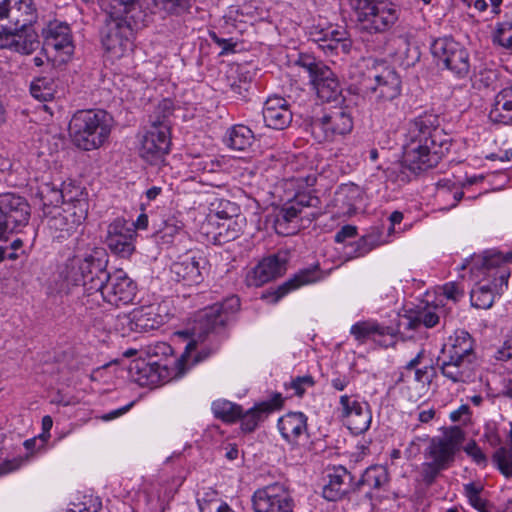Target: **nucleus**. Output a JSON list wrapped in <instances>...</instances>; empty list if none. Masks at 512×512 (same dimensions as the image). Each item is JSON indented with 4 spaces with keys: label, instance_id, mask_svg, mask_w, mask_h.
Listing matches in <instances>:
<instances>
[{
    "label": "nucleus",
    "instance_id": "obj_1",
    "mask_svg": "<svg viewBox=\"0 0 512 512\" xmlns=\"http://www.w3.org/2000/svg\"><path fill=\"white\" fill-rule=\"evenodd\" d=\"M106 254L95 248L84 257L69 258L61 271L68 284L82 285V304L92 309L103 300L114 306L129 304L136 295V284L123 270L106 271Z\"/></svg>",
    "mask_w": 512,
    "mask_h": 512
},
{
    "label": "nucleus",
    "instance_id": "obj_2",
    "mask_svg": "<svg viewBox=\"0 0 512 512\" xmlns=\"http://www.w3.org/2000/svg\"><path fill=\"white\" fill-rule=\"evenodd\" d=\"M450 142L439 128L436 115L425 114L409 125L403 146V161L407 168L419 173L435 167L449 151Z\"/></svg>",
    "mask_w": 512,
    "mask_h": 512
},
{
    "label": "nucleus",
    "instance_id": "obj_3",
    "mask_svg": "<svg viewBox=\"0 0 512 512\" xmlns=\"http://www.w3.org/2000/svg\"><path fill=\"white\" fill-rule=\"evenodd\" d=\"M512 261V251L503 254L496 250L486 251L481 259L479 268H472V273L483 275L471 290V303L481 309L493 305L495 293H502L508 286L509 269L505 266Z\"/></svg>",
    "mask_w": 512,
    "mask_h": 512
},
{
    "label": "nucleus",
    "instance_id": "obj_4",
    "mask_svg": "<svg viewBox=\"0 0 512 512\" xmlns=\"http://www.w3.org/2000/svg\"><path fill=\"white\" fill-rule=\"evenodd\" d=\"M112 128V116L101 109L77 111L70 121L73 142L84 151L103 146L108 141Z\"/></svg>",
    "mask_w": 512,
    "mask_h": 512
},
{
    "label": "nucleus",
    "instance_id": "obj_5",
    "mask_svg": "<svg viewBox=\"0 0 512 512\" xmlns=\"http://www.w3.org/2000/svg\"><path fill=\"white\" fill-rule=\"evenodd\" d=\"M156 114L151 116L150 126L139 138V156L151 165L164 161L170 150V124L172 102L164 99L159 103Z\"/></svg>",
    "mask_w": 512,
    "mask_h": 512
},
{
    "label": "nucleus",
    "instance_id": "obj_6",
    "mask_svg": "<svg viewBox=\"0 0 512 512\" xmlns=\"http://www.w3.org/2000/svg\"><path fill=\"white\" fill-rule=\"evenodd\" d=\"M88 195L77 191L75 197H70L63 207H54L44 211L46 227L49 235L59 241L72 236L88 215Z\"/></svg>",
    "mask_w": 512,
    "mask_h": 512
},
{
    "label": "nucleus",
    "instance_id": "obj_7",
    "mask_svg": "<svg viewBox=\"0 0 512 512\" xmlns=\"http://www.w3.org/2000/svg\"><path fill=\"white\" fill-rule=\"evenodd\" d=\"M30 219L27 200L15 193L0 194V243H6L9 236L25 227ZM8 246L0 245V261L6 257L16 259L15 252L7 255Z\"/></svg>",
    "mask_w": 512,
    "mask_h": 512
},
{
    "label": "nucleus",
    "instance_id": "obj_8",
    "mask_svg": "<svg viewBox=\"0 0 512 512\" xmlns=\"http://www.w3.org/2000/svg\"><path fill=\"white\" fill-rule=\"evenodd\" d=\"M353 5L357 21L370 33L389 30L400 16L399 6L390 0H354Z\"/></svg>",
    "mask_w": 512,
    "mask_h": 512
},
{
    "label": "nucleus",
    "instance_id": "obj_9",
    "mask_svg": "<svg viewBox=\"0 0 512 512\" xmlns=\"http://www.w3.org/2000/svg\"><path fill=\"white\" fill-rule=\"evenodd\" d=\"M240 308V300L237 296L227 297L223 302L215 303L201 310L191 329L193 340L186 346L185 353L196 348L197 340L204 339L210 332L222 328L230 316Z\"/></svg>",
    "mask_w": 512,
    "mask_h": 512
},
{
    "label": "nucleus",
    "instance_id": "obj_10",
    "mask_svg": "<svg viewBox=\"0 0 512 512\" xmlns=\"http://www.w3.org/2000/svg\"><path fill=\"white\" fill-rule=\"evenodd\" d=\"M129 13L109 12L101 31V43L106 54L113 60L120 59L132 51L133 31L126 19Z\"/></svg>",
    "mask_w": 512,
    "mask_h": 512
},
{
    "label": "nucleus",
    "instance_id": "obj_11",
    "mask_svg": "<svg viewBox=\"0 0 512 512\" xmlns=\"http://www.w3.org/2000/svg\"><path fill=\"white\" fill-rule=\"evenodd\" d=\"M319 199L310 194H298L294 199L288 201L279 210L275 219V230L281 235L295 234L301 227L304 219L310 221L315 218L317 213L307 211L316 208Z\"/></svg>",
    "mask_w": 512,
    "mask_h": 512
},
{
    "label": "nucleus",
    "instance_id": "obj_12",
    "mask_svg": "<svg viewBox=\"0 0 512 512\" xmlns=\"http://www.w3.org/2000/svg\"><path fill=\"white\" fill-rule=\"evenodd\" d=\"M353 129V117L348 107L327 108L312 122V132L319 141L333 142L349 134Z\"/></svg>",
    "mask_w": 512,
    "mask_h": 512
},
{
    "label": "nucleus",
    "instance_id": "obj_13",
    "mask_svg": "<svg viewBox=\"0 0 512 512\" xmlns=\"http://www.w3.org/2000/svg\"><path fill=\"white\" fill-rule=\"evenodd\" d=\"M464 440L465 432L459 426L448 427L444 430L442 436L433 437L430 440L425 450V459L449 468Z\"/></svg>",
    "mask_w": 512,
    "mask_h": 512
},
{
    "label": "nucleus",
    "instance_id": "obj_14",
    "mask_svg": "<svg viewBox=\"0 0 512 512\" xmlns=\"http://www.w3.org/2000/svg\"><path fill=\"white\" fill-rule=\"evenodd\" d=\"M37 18L33 0H0V30H24L35 23Z\"/></svg>",
    "mask_w": 512,
    "mask_h": 512
},
{
    "label": "nucleus",
    "instance_id": "obj_15",
    "mask_svg": "<svg viewBox=\"0 0 512 512\" xmlns=\"http://www.w3.org/2000/svg\"><path fill=\"white\" fill-rule=\"evenodd\" d=\"M431 52L439 62L458 77L469 73V55L466 49L452 38L436 39L431 45Z\"/></svg>",
    "mask_w": 512,
    "mask_h": 512
},
{
    "label": "nucleus",
    "instance_id": "obj_16",
    "mask_svg": "<svg viewBox=\"0 0 512 512\" xmlns=\"http://www.w3.org/2000/svg\"><path fill=\"white\" fill-rule=\"evenodd\" d=\"M172 280L183 286L200 285L207 273V259L202 255L187 253L178 257L170 266Z\"/></svg>",
    "mask_w": 512,
    "mask_h": 512
},
{
    "label": "nucleus",
    "instance_id": "obj_17",
    "mask_svg": "<svg viewBox=\"0 0 512 512\" xmlns=\"http://www.w3.org/2000/svg\"><path fill=\"white\" fill-rule=\"evenodd\" d=\"M252 503L255 512H293L295 506L290 492L280 484L256 490Z\"/></svg>",
    "mask_w": 512,
    "mask_h": 512
},
{
    "label": "nucleus",
    "instance_id": "obj_18",
    "mask_svg": "<svg viewBox=\"0 0 512 512\" xmlns=\"http://www.w3.org/2000/svg\"><path fill=\"white\" fill-rule=\"evenodd\" d=\"M339 404L341 420L351 433L359 435L369 429L372 415L368 403L360 402L349 395H342Z\"/></svg>",
    "mask_w": 512,
    "mask_h": 512
},
{
    "label": "nucleus",
    "instance_id": "obj_19",
    "mask_svg": "<svg viewBox=\"0 0 512 512\" xmlns=\"http://www.w3.org/2000/svg\"><path fill=\"white\" fill-rule=\"evenodd\" d=\"M136 231L124 219H116L109 224L105 242L112 253L128 258L135 250Z\"/></svg>",
    "mask_w": 512,
    "mask_h": 512
},
{
    "label": "nucleus",
    "instance_id": "obj_20",
    "mask_svg": "<svg viewBox=\"0 0 512 512\" xmlns=\"http://www.w3.org/2000/svg\"><path fill=\"white\" fill-rule=\"evenodd\" d=\"M437 362L441 374L453 383H466L474 376L473 359L440 353Z\"/></svg>",
    "mask_w": 512,
    "mask_h": 512
},
{
    "label": "nucleus",
    "instance_id": "obj_21",
    "mask_svg": "<svg viewBox=\"0 0 512 512\" xmlns=\"http://www.w3.org/2000/svg\"><path fill=\"white\" fill-rule=\"evenodd\" d=\"M40 46L37 34L25 28L24 30H0V49H9L23 55L32 54Z\"/></svg>",
    "mask_w": 512,
    "mask_h": 512
},
{
    "label": "nucleus",
    "instance_id": "obj_22",
    "mask_svg": "<svg viewBox=\"0 0 512 512\" xmlns=\"http://www.w3.org/2000/svg\"><path fill=\"white\" fill-rule=\"evenodd\" d=\"M286 271V260L278 255H271L260 261L246 275L248 286L260 287L281 276Z\"/></svg>",
    "mask_w": 512,
    "mask_h": 512
},
{
    "label": "nucleus",
    "instance_id": "obj_23",
    "mask_svg": "<svg viewBox=\"0 0 512 512\" xmlns=\"http://www.w3.org/2000/svg\"><path fill=\"white\" fill-rule=\"evenodd\" d=\"M263 119L267 127L283 130L292 122V111L286 99L280 96L269 97L263 106Z\"/></svg>",
    "mask_w": 512,
    "mask_h": 512
},
{
    "label": "nucleus",
    "instance_id": "obj_24",
    "mask_svg": "<svg viewBox=\"0 0 512 512\" xmlns=\"http://www.w3.org/2000/svg\"><path fill=\"white\" fill-rule=\"evenodd\" d=\"M44 46L46 49H53L66 56L73 53V42L70 27L63 22H50L43 29Z\"/></svg>",
    "mask_w": 512,
    "mask_h": 512
},
{
    "label": "nucleus",
    "instance_id": "obj_25",
    "mask_svg": "<svg viewBox=\"0 0 512 512\" xmlns=\"http://www.w3.org/2000/svg\"><path fill=\"white\" fill-rule=\"evenodd\" d=\"M130 373L140 386H156L167 378L164 366L157 362H147L144 359L134 360L130 365Z\"/></svg>",
    "mask_w": 512,
    "mask_h": 512
},
{
    "label": "nucleus",
    "instance_id": "obj_26",
    "mask_svg": "<svg viewBox=\"0 0 512 512\" xmlns=\"http://www.w3.org/2000/svg\"><path fill=\"white\" fill-rule=\"evenodd\" d=\"M281 394H275L269 401H263L248 409L245 413L241 411V428L245 432H252L272 411L282 406Z\"/></svg>",
    "mask_w": 512,
    "mask_h": 512
},
{
    "label": "nucleus",
    "instance_id": "obj_27",
    "mask_svg": "<svg viewBox=\"0 0 512 512\" xmlns=\"http://www.w3.org/2000/svg\"><path fill=\"white\" fill-rule=\"evenodd\" d=\"M374 80L375 85L371 86V91L377 101H392L400 95L401 80L393 69H384Z\"/></svg>",
    "mask_w": 512,
    "mask_h": 512
},
{
    "label": "nucleus",
    "instance_id": "obj_28",
    "mask_svg": "<svg viewBox=\"0 0 512 512\" xmlns=\"http://www.w3.org/2000/svg\"><path fill=\"white\" fill-rule=\"evenodd\" d=\"M156 310L153 305L134 310L125 318L130 330L142 333L159 328L164 323V317Z\"/></svg>",
    "mask_w": 512,
    "mask_h": 512
},
{
    "label": "nucleus",
    "instance_id": "obj_29",
    "mask_svg": "<svg viewBox=\"0 0 512 512\" xmlns=\"http://www.w3.org/2000/svg\"><path fill=\"white\" fill-rule=\"evenodd\" d=\"M351 474L346 468L340 466L329 474V482L323 488V497L329 501L342 499L350 490Z\"/></svg>",
    "mask_w": 512,
    "mask_h": 512
},
{
    "label": "nucleus",
    "instance_id": "obj_30",
    "mask_svg": "<svg viewBox=\"0 0 512 512\" xmlns=\"http://www.w3.org/2000/svg\"><path fill=\"white\" fill-rule=\"evenodd\" d=\"M311 83L317 96L323 101L330 102L341 95L339 81L329 67H322Z\"/></svg>",
    "mask_w": 512,
    "mask_h": 512
},
{
    "label": "nucleus",
    "instance_id": "obj_31",
    "mask_svg": "<svg viewBox=\"0 0 512 512\" xmlns=\"http://www.w3.org/2000/svg\"><path fill=\"white\" fill-rule=\"evenodd\" d=\"M307 418L301 412H290L278 420V429L289 443H297L307 430Z\"/></svg>",
    "mask_w": 512,
    "mask_h": 512
},
{
    "label": "nucleus",
    "instance_id": "obj_32",
    "mask_svg": "<svg viewBox=\"0 0 512 512\" xmlns=\"http://www.w3.org/2000/svg\"><path fill=\"white\" fill-rule=\"evenodd\" d=\"M442 354H449L475 360L473 339L464 330H457L449 336L441 349Z\"/></svg>",
    "mask_w": 512,
    "mask_h": 512
},
{
    "label": "nucleus",
    "instance_id": "obj_33",
    "mask_svg": "<svg viewBox=\"0 0 512 512\" xmlns=\"http://www.w3.org/2000/svg\"><path fill=\"white\" fill-rule=\"evenodd\" d=\"M489 118L494 123H512V85L502 89L496 96L489 112Z\"/></svg>",
    "mask_w": 512,
    "mask_h": 512
},
{
    "label": "nucleus",
    "instance_id": "obj_34",
    "mask_svg": "<svg viewBox=\"0 0 512 512\" xmlns=\"http://www.w3.org/2000/svg\"><path fill=\"white\" fill-rule=\"evenodd\" d=\"M350 334L359 343H364L368 339H375L376 336H390L393 338L395 331L393 328L382 326L376 321L366 320L353 324L350 328Z\"/></svg>",
    "mask_w": 512,
    "mask_h": 512
},
{
    "label": "nucleus",
    "instance_id": "obj_35",
    "mask_svg": "<svg viewBox=\"0 0 512 512\" xmlns=\"http://www.w3.org/2000/svg\"><path fill=\"white\" fill-rule=\"evenodd\" d=\"M318 279L317 272L315 269H304L296 273L292 278L287 280L281 286L278 287L268 297L271 298V303H277L282 297L289 292L300 288L303 285H307L315 282Z\"/></svg>",
    "mask_w": 512,
    "mask_h": 512
},
{
    "label": "nucleus",
    "instance_id": "obj_36",
    "mask_svg": "<svg viewBox=\"0 0 512 512\" xmlns=\"http://www.w3.org/2000/svg\"><path fill=\"white\" fill-rule=\"evenodd\" d=\"M443 313L444 310L441 307H425L424 309L419 310L414 317H406L405 321L400 323V326H404L411 330L417 329L420 325H423L426 328H432L438 324L440 316Z\"/></svg>",
    "mask_w": 512,
    "mask_h": 512
},
{
    "label": "nucleus",
    "instance_id": "obj_37",
    "mask_svg": "<svg viewBox=\"0 0 512 512\" xmlns=\"http://www.w3.org/2000/svg\"><path fill=\"white\" fill-rule=\"evenodd\" d=\"M316 41L320 42V47L324 50L346 51L349 44L347 43V32L343 28L329 27L319 33Z\"/></svg>",
    "mask_w": 512,
    "mask_h": 512
},
{
    "label": "nucleus",
    "instance_id": "obj_38",
    "mask_svg": "<svg viewBox=\"0 0 512 512\" xmlns=\"http://www.w3.org/2000/svg\"><path fill=\"white\" fill-rule=\"evenodd\" d=\"M220 221L217 223L216 237L219 242H229L236 239L243 227V220L238 217L228 216L226 212H218Z\"/></svg>",
    "mask_w": 512,
    "mask_h": 512
},
{
    "label": "nucleus",
    "instance_id": "obj_39",
    "mask_svg": "<svg viewBox=\"0 0 512 512\" xmlns=\"http://www.w3.org/2000/svg\"><path fill=\"white\" fill-rule=\"evenodd\" d=\"M254 141L252 130L245 125H235L228 133L227 144L231 149L245 151Z\"/></svg>",
    "mask_w": 512,
    "mask_h": 512
},
{
    "label": "nucleus",
    "instance_id": "obj_40",
    "mask_svg": "<svg viewBox=\"0 0 512 512\" xmlns=\"http://www.w3.org/2000/svg\"><path fill=\"white\" fill-rule=\"evenodd\" d=\"M389 475L386 467L373 465L368 467L359 480V485H367L370 488L380 489L388 484Z\"/></svg>",
    "mask_w": 512,
    "mask_h": 512
},
{
    "label": "nucleus",
    "instance_id": "obj_41",
    "mask_svg": "<svg viewBox=\"0 0 512 512\" xmlns=\"http://www.w3.org/2000/svg\"><path fill=\"white\" fill-rule=\"evenodd\" d=\"M212 411L216 418L225 422H234L241 416V406L227 400L213 402Z\"/></svg>",
    "mask_w": 512,
    "mask_h": 512
},
{
    "label": "nucleus",
    "instance_id": "obj_42",
    "mask_svg": "<svg viewBox=\"0 0 512 512\" xmlns=\"http://www.w3.org/2000/svg\"><path fill=\"white\" fill-rule=\"evenodd\" d=\"M38 196L44 206L49 208L58 207L60 203H66L65 194L51 183H44L39 187Z\"/></svg>",
    "mask_w": 512,
    "mask_h": 512
},
{
    "label": "nucleus",
    "instance_id": "obj_43",
    "mask_svg": "<svg viewBox=\"0 0 512 512\" xmlns=\"http://www.w3.org/2000/svg\"><path fill=\"white\" fill-rule=\"evenodd\" d=\"M388 243L387 240H376V236L370 234L368 236L362 237L357 240L355 243L350 245L351 251L346 254L348 257L357 258L362 257L369 253L376 246Z\"/></svg>",
    "mask_w": 512,
    "mask_h": 512
},
{
    "label": "nucleus",
    "instance_id": "obj_44",
    "mask_svg": "<svg viewBox=\"0 0 512 512\" xmlns=\"http://www.w3.org/2000/svg\"><path fill=\"white\" fill-rule=\"evenodd\" d=\"M31 95L40 101H48L53 98L55 85L51 78L41 77L35 79L30 86Z\"/></svg>",
    "mask_w": 512,
    "mask_h": 512
},
{
    "label": "nucleus",
    "instance_id": "obj_45",
    "mask_svg": "<svg viewBox=\"0 0 512 512\" xmlns=\"http://www.w3.org/2000/svg\"><path fill=\"white\" fill-rule=\"evenodd\" d=\"M492 461L503 476L512 479V453L508 448H498L492 456Z\"/></svg>",
    "mask_w": 512,
    "mask_h": 512
},
{
    "label": "nucleus",
    "instance_id": "obj_46",
    "mask_svg": "<svg viewBox=\"0 0 512 512\" xmlns=\"http://www.w3.org/2000/svg\"><path fill=\"white\" fill-rule=\"evenodd\" d=\"M154 4L164 12L172 15H183L190 11L191 0H153Z\"/></svg>",
    "mask_w": 512,
    "mask_h": 512
},
{
    "label": "nucleus",
    "instance_id": "obj_47",
    "mask_svg": "<svg viewBox=\"0 0 512 512\" xmlns=\"http://www.w3.org/2000/svg\"><path fill=\"white\" fill-rule=\"evenodd\" d=\"M464 494L468 498L469 503L477 510L484 512L486 509V501L482 499L481 493L484 487L479 482H470L464 484Z\"/></svg>",
    "mask_w": 512,
    "mask_h": 512
},
{
    "label": "nucleus",
    "instance_id": "obj_48",
    "mask_svg": "<svg viewBox=\"0 0 512 512\" xmlns=\"http://www.w3.org/2000/svg\"><path fill=\"white\" fill-rule=\"evenodd\" d=\"M494 40L507 49H512V21H504L497 25Z\"/></svg>",
    "mask_w": 512,
    "mask_h": 512
},
{
    "label": "nucleus",
    "instance_id": "obj_49",
    "mask_svg": "<svg viewBox=\"0 0 512 512\" xmlns=\"http://www.w3.org/2000/svg\"><path fill=\"white\" fill-rule=\"evenodd\" d=\"M297 64L308 72L311 82L315 79V76L319 74L322 67H327L321 62H317L311 55H301Z\"/></svg>",
    "mask_w": 512,
    "mask_h": 512
},
{
    "label": "nucleus",
    "instance_id": "obj_50",
    "mask_svg": "<svg viewBox=\"0 0 512 512\" xmlns=\"http://www.w3.org/2000/svg\"><path fill=\"white\" fill-rule=\"evenodd\" d=\"M445 469V467L440 466V464H437L432 460H426V462L422 464L421 472L424 483L427 485H431L435 481L439 473Z\"/></svg>",
    "mask_w": 512,
    "mask_h": 512
},
{
    "label": "nucleus",
    "instance_id": "obj_51",
    "mask_svg": "<svg viewBox=\"0 0 512 512\" xmlns=\"http://www.w3.org/2000/svg\"><path fill=\"white\" fill-rule=\"evenodd\" d=\"M198 505L200 512H234L228 504L219 499H198Z\"/></svg>",
    "mask_w": 512,
    "mask_h": 512
},
{
    "label": "nucleus",
    "instance_id": "obj_52",
    "mask_svg": "<svg viewBox=\"0 0 512 512\" xmlns=\"http://www.w3.org/2000/svg\"><path fill=\"white\" fill-rule=\"evenodd\" d=\"M465 453L479 466L487 465V457L475 441H470L464 447Z\"/></svg>",
    "mask_w": 512,
    "mask_h": 512
},
{
    "label": "nucleus",
    "instance_id": "obj_53",
    "mask_svg": "<svg viewBox=\"0 0 512 512\" xmlns=\"http://www.w3.org/2000/svg\"><path fill=\"white\" fill-rule=\"evenodd\" d=\"M314 384L315 381L313 377L310 375H305L292 379L290 387L295 391V395L301 397L306 392V390L313 387Z\"/></svg>",
    "mask_w": 512,
    "mask_h": 512
},
{
    "label": "nucleus",
    "instance_id": "obj_54",
    "mask_svg": "<svg viewBox=\"0 0 512 512\" xmlns=\"http://www.w3.org/2000/svg\"><path fill=\"white\" fill-rule=\"evenodd\" d=\"M443 295L453 302L459 301L464 296V288L456 282H448L442 286Z\"/></svg>",
    "mask_w": 512,
    "mask_h": 512
},
{
    "label": "nucleus",
    "instance_id": "obj_55",
    "mask_svg": "<svg viewBox=\"0 0 512 512\" xmlns=\"http://www.w3.org/2000/svg\"><path fill=\"white\" fill-rule=\"evenodd\" d=\"M138 5V0H112L111 9H116V13L132 12Z\"/></svg>",
    "mask_w": 512,
    "mask_h": 512
},
{
    "label": "nucleus",
    "instance_id": "obj_56",
    "mask_svg": "<svg viewBox=\"0 0 512 512\" xmlns=\"http://www.w3.org/2000/svg\"><path fill=\"white\" fill-rule=\"evenodd\" d=\"M181 230V226L177 224L175 220H168L165 222L163 229L161 230L162 238H168L166 241L169 242L171 239Z\"/></svg>",
    "mask_w": 512,
    "mask_h": 512
},
{
    "label": "nucleus",
    "instance_id": "obj_57",
    "mask_svg": "<svg viewBox=\"0 0 512 512\" xmlns=\"http://www.w3.org/2000/svg\"><path fill=\"white\" fill-rule=\"evenodd\" d=\"M24 460L22 458H13L11 460H5L0 463V475L11 473L19 469Z\"/></svg>",
    "mask_w": 512,
    "mask_h": 512
},
{
    "label": "nucleus",
    "instance_id": "obj_58",
    "mask_svg": "<svg viewBox=\"0 0 512 512\" xmlns=\"http://www.w3.org/2000/svg\"><path fill=\"white\" fill-rule=\"evenodd\" d=\"M356 234L357 229L355 226L345 225L335 234V241L338 243H343L347 239L355 237Z\"/></svg>",
    "mask_w": 512,
    "mask_h": 512
},
{
    "label": "nucleus",
    "instance_id": "obj_59",
    "mask_svg": "<svg viewBox=\"0 0 512 512\" xmlns=\"http://www.w3.org/2000/svg\"><path fill=\"white\" fill-rule=\"evenodd\" d=\"M53 426V420L49 415L42 418V433L39 435L41 446L47 442L50 437V430Z\"/></svg>",
    "mask_w": 512,
    "mask_h": 512
},
{
    "label": "nucleus",
    "instance_id": "obj_60",
    "mask_svg": "<svg viewBox=\"0 0 512 512\" xmlns=\"http://www.w3.org/2000/svg\"><path fill=\"white\" fill-rule=\"evenodd\" d=\"M210 36L212 40L222 48L220 54H225L234 50L235 43L232 41V39L220 38L215 33H211Z\"/></svg>",
    "mask_w": 512,
    "mask_h": 512
},
{
    "label": "nucleus",
    "instance_id": "obj_61",
    "mask_svg": "<svg viewBox=\"0 0 512 512\" xmlns=\"http://www.w3.org/2000/svg\"><path fill=\"white\" fill-rule=\"evenodd\" d=\"M133 406V402L129 403L128 405L126 406H123L119 409H116V410H113L107 414H104L101 419L104 420V421H110V420H113L123 414H125L126 412L129 411V409Z\"/></svg>",
    "mask_w": 512,
    "mask_h": 512
},
{
    "label": "nucleus",
    "instance_id": "obj_62",
    "mask_svg": "<svg viewBox=\"0 0 512 512\" xmlns=\"http://www.w3.org/2000/svg\"><path fill=\"white\" fill-rule=\"evenodd\" d=\"M469 414V406L461 405L458 409L452 411L450 413V419L453 422H459L463 420L464 417H467Z\"/></svg>",
    "mask_w": 512,
    "mask_h": 512
},
{
    "label": "nucleus",
    "instance_id": "obj_63",
    "mask_svg": "<svg viewBox=\"0 0 512 512\" xmlns=\"http://www.w3.org/2000/svg\"><path fill=\"white\" fill-rule=\"evenodd\" d=\"M415 380L421 383H429L431 381V377L429 375L428 366H424L421 368H415Z\"/></svg>",
    "mask_w": 512,
    "mask_h": 512
},
{
    "label": "nucleus",
    "instance_id": "obj_64",
    "mask_svg": "<svg viewBox=\"0 0 512 512\" xmlns=\"http://www.w3.org/2000/svg\"><path fill=\"white\" fill-rule=\"evenodd\" d=\"M425 356V350L424 349H421L414 358H412L406 365H405V369L406 370H413L415 368H418V366L420 364H422L423 362V358Z\"/></svg>",
    "mask_w": 512,
    "mask_h": 512
}]
</instances>
